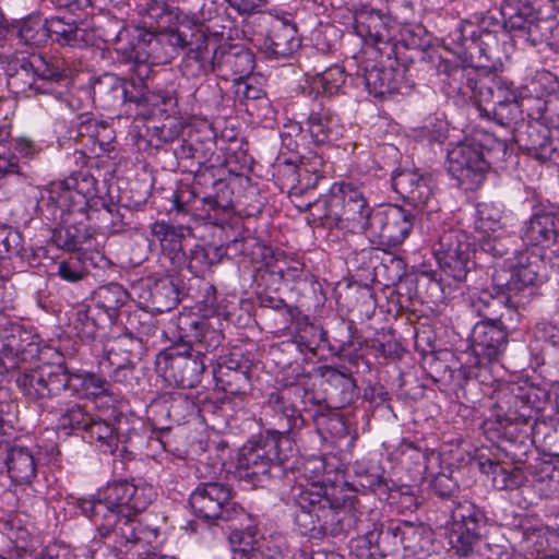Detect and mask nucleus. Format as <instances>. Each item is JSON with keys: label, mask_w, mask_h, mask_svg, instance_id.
<instances>
[{"label": "nucleus", "mask_w": 559, "mask_h": 559, "mask_svg": "<svg viewBox=\"0 0 559 559\" xmlns=\"http://www.w3.org/2000/svg\"><path fill=\"white\" fill-rule=\"evenodd\" d=\"M294 524L304 536L322 539L355 531L353 559H401L400 522H376L374 513L362 518L354 497H338L334 488L312 485L293 497Z\"/></svg>", "instance_id": "obj_1"}, {"label": "nucleus", "mask_w": 559, "mask_h": 559, "mask_svg": "<svg viewBox=\"0 0 559 559\" xmlns=\"http://www.w3.org/2000/svg\"><path fill=\"white\" fill-rule=\"evenodd\" d=\"M118 32L112 35L117 41V53L122 61L133 63L139 76L147 74L148 67L170 62L187 44L192 23H181L174 29L148 31L145 26L127 27L123 21H114Z\"/></svg>", "instance_id": "obj_2"}, {"label": "nucleus", "mask_w": 559, "mask_h": 559, "mask_svg": "<svg viewBox=\"0 0 559 559\" xmlns=\"http://www.w3.org/2000/svg\"><path fill=\"white\" fill-rule=\"evenodd\" d=\"M512 150L487 131L475 132L448 152V171L464 190H475L490 168L502 169Z\"/></svg>", "instance_id": "obj_3"}, {"label": "nucleus", "mask_w": 559, "mask_h": 559, "mask_svg": "<svg viewBox=\"0 0 559 559\" xmlns=\"http://www.w3.org/2000/svg\"><path fill=\"white\" fill-rule=\"evenodd\" d=\"M502 38H506L504 12L493 9L456 22L443 41L454 52L468 56L477 67L496 69Z\"/></svg>", "instance_id": "obj_4"}, {"label": "nucleus", "mask_w": 559, "mask_h": 559, "mask_svg": "<svg viewBox=\"0 0 559 559\" xmlns=\"http://www.w3.org/2000/svg\"><path fill=\"white\" fill-rule=\"evenodd\" d=\"M155 491L152 485L121 479L107 485L96 499L82 500L80 509L94 525L111 527L118 514L129 516L144 511L153 501Z\"/></svg>", "instance_id": "obj_5"}, {"label": "nucleus", "mask_w": 559, "mask_h": 559, "mask_svg": "<svg viewBox=\"0 0 559 559\" xmlns=\"http://www.w3.org/2000/svg\"><path fill=\"white\" fill-rule=\"evenodd\" d=\"M48 195L39 206L40 215L47 221H57L58 213L70 212L84 215L88 209L100 202L98 180L88 169L72 171L63 180L50 183Z\"/></svg>", "instance_id": "obj_6"}, {"label": "nucleus", "mask_w": 559, "mask_h": 559, "mask_svg": "<svg viewBox=\"0 0 559 559\" xmlns=\"http://www.w3.org/2000/svg\"><path fill=\"white\" fill-rule=\"evenodd\" d=\"M307 390L295 383H286L267 393L261 409V424L266 435L280 440L294 438L306 427L302 415L304 397Z\"/></svg>", "instance_id": "obj_7"}, {"label": "nucleus", "mask_w": 559, "mask_h": 559, "mask_svg": "<svg viewBox=\"0 0 559 559\" xmlns=\"http://www.w3.org/2000/svg\"><path fill=\"white\" fill-rule=\"evenodd\" d=\"M234 490L228 484L218 481L200 483L189 498V504L195 516L218 524L229 523L230 530L252 521L240 504L234 501Z\"/></svg>", "instance_id": "obj_8"}, {"label": "nucleus", "mask_w": 559, "mask_h": 559, "mask_svg": "<svg viewBox=\"0 0 559 559\" xmlns=\"http://www.w3.org/2000/svg\"><path fill=\"white\" fill-rule=\"evenodd\" d=\"M547 277L548 266L543 255L534 251H526L521 254L516 265L510 270H496L492 274L495 293L504 297V300H497V302L515 308L522 302L519 298L521 292L543 283Z\"/></svg>", "instance_id": "obj_9"}, {"label": "nucleus", "mask_w": 559, "mask_h": 559, "mask_svg": "<svg viewBox=\"0 0 559 559\" xmlns=\"http://www.w3.org/2000/svg\"><path fill=\"white\" fill-rule=\"evenodd\" d=\"M498 417L507 424L531 426L548 400V392L530 383H507L496 391Z\"/></svg>", "instance_id": "obj_10"}, {"label": "nucleus", "mask_w": 559, "mask_h": 559, "mask_svg": "<svg viewBox=\"0 0 559 559\" xmlns=\"http://www.w3.org/2000/svg\"><path fill=\"white\" fill-rule=\"evenodd\" d=\"M449 540L455 554L468 557L486 534L488 518L485 511L467 499L452 502L447 510Z\"/></svg>", "instance_id": "obj_11"}, {"label": "nucleus", "mask_w": 559, "mask_h": 559, "mask_svg": "<svg viewBox=\"0 0 559 559\" xmlns=\"http://www.w3.org/2000/svg\"><path fill=\"white\" fill-rule=\"evenodd\" d=\"M278 442L269 435L253 437L240 449L238 473L255 487H265L273 472H281Z\"/></svg>", "instance_id": "obj_12"}, {"label": "nucleus", "mask_w": 559, "mask_h": 559, "mask_svg": "<svg viewBox=\"0 0 559 559\" xmlns=\"http://www.w3.org/2000/svg\"><path fill=\"white\" fill-rule=\"evenodd\" d=\"M206 362L190 347L180 343L160 350L155 358V370L173 386L191 389L197 386L205 371Z\"/></svg>", "instance_id": "obj_13"}, {"label": "nucleus", "mask_w": 559, "mask_h": 559, "mask_svg": "<svg viewBox=\"0 0 559 559\" xmlns=\"http://www.w3.org/2000/svg\"><path fill=\"white\" fill-rule=\"evenodd\" d=\"M173 343H180L206 359V354L214 353L224 342V334L218 318H200L193 313H180L175 321Z\"/></svg>", "instance_id": "obj_14"}, {"label": "nucleus", "mask_w": 559, "mask_h": 559, "mask_svg": "<svg viewBox=\"0 0 559 559\" xmlns=\"http://www.w3.org/2000/svg\"><path fill=\"white\" fill-rule=\"evenodd\" d=\"M432 252L443 274L457 283L467 282L475 271L474 250L468 235L462 229L449 231L433 245Z\"/></svg>", "instance_id": "obj_15"}, {"label": "nucleus", "mask_w": 559, "mask_h": 559, "mask_svg": "<svg viewBox=\"0 0 559 559\" xmlns=\"http://www.w3.org/2000/svg\"><path fill=\"white\" fill-rule=\"evenodd\" d=\"M415 218L414 212L400 205L378 206L364 233L378 245L397 247L415 227Z\"/></svg>", "instance_id": "obj_16"}, {"label": "nucleus", "mask_w": 559, "mask_h": 559, "mask_svg": "<svg viewBox=\"0 0 559 559\" xmlns=\"http://www.w3.org/2000/svg\"><path fill=\"white\" fill-rule=\"evenodd\" d=\"M212 5L203 0H181V7H173L165 1L152 0L143 16V25L148 31H166L181 23H198L212 19Z\"/></svg>", "instance_id": "obj_17"}, {"label": "nucleus", "mask_w": 559, "mask_h": 559, "mask_svg": "<svg viewBox=\"0 0 559 559\" xmlns=\"http://www.w3.org/2000/svg\"><path fill=\"white\" fill-rule=\"evenodd\" d=\"M233 559H280L286 549V540L281 534L260 536L251 522L236 524L229 534Z\"/></svg>", "instance_id": "obj_18"}, {"label": "nucleus", "mask_w": 559, "mask_h": 559, "mask_svg": "<svg viewBox=\"0 0 559 559\" xmlns=\"http://www.w3.org/2000/svg\"><path fill=\"white\" fill-rule=\"evenodd\" d=\"M277 166L284 176L293 177L294 185L289 195L293 199L300 198L316 189L318 182L325 178L328 165L321 154L308 151L304 155H295L286 158L284 153L277 157Z\"/></svg>", "instance_id": "obj_19"}, {"label": "nucleus", "mask_w": 559, "mask_h": 559, "mask_svg": "<svg viewBox=\"0 0 559 559\" xmlns=\"http://www.w3.org/2000/svg\"><path fill=\"white\" fill-rule=\"evenodd\" d=\"M63 362H46L21 372L15 382L28 401L44 406L63 391Z\"/></svg>", "instance_id": "obj_20"}, {"label": "nucleus", "mask_w": 559, "mask_h": 559, "mask_svg": "<svg viewBox=\"0 0 559 559\" xmlns=\"http://www.w3.org/2000/svg\"><path fill=\"white\" fill-rule=\"evenodd\" d=\"M330 213L338 227L353 223L354 227L367 228L374 209L368 205L362 191L350 182H336L330 188Z\"/></svg>", "instance_id": "obj_21"}, {"label": "nucleus", "mask_w": 559, "mask_h": 559, "mask_svg": "<svg viewBox=\"0 0 559 559\" xmlns=\"http://www.w3.org/2000/svg\"><path fill=\"white\" fill-rule=\"evenodd\" d=\"M509 344L508 329L502 318H487L478 321L471 333V348L478 365L498 362Z\"/></svg>", "instance_id": "obj_22"}, {"label": "nucleus", "mask_w": 559, "mask_h": 559, "mask_svg": "<svg viewBox=\"0 0 559 559\" xmlns=\"http://www.w3.org/2000/svg\"><path fill=\"white\" fill-rule=\"evenodd\" d=\"M39 451L27 447L20 439L8 437L0 442V462L16 485H31L37 477Z\"/></svg>", "instance_id": "obj_23"}, {"label": "nucleus", "mask_w": 559, "mask_h": 559, "mask_svg": "<svg viewBox=\"0 0 559 559\" xmlns=\"http://www.w3.org/2000/svg\"><path fill=\"white\" fill-rule=\"evenodd\" d=\"M392 19L379 10L362 8L354 15V32L366 45L376 48L380 53L389 50L394 55L400 53L393 39Z\"/></svg>", "instance_id": "obj_24"}, {"label": "nucleus", "mask_w": 559, "mask_h": 559, "mask_svg": "<svg viewBox=\"0 0 559 559\" xmlns=\"http://www.w3.org/2000/svg\"><path fill=\"white\" fill-rule=\"evenodd\" d=\"M522 240L530 246L548 248L559 243V205L538 203L521 228Z\"/></svg>", "instance_id": "obj_25"}, {"label": "nucleus", "mask_w": 559, "mask_h": 559, "mask_svg": "<svg viewBox=\"0 0 559 559\" xmlns=\"http://www.w3.org/2000/svg\"><path fill=\"white\" fill-rule=\"evenodd\" d=\"M393 52H386L388 64L368 63L359 69V76L362 80L366 88L370 94L376 97H382L386 94L400 93L402 90V79L404 72L408 67V60L401 58L399 53L395 55L394 60H391Z\"/></svg>", "instance_id": "obj_26"}, {"label": "nucleus", "mask_w": 559, "mask_h": 559, "mask_svg": "<svg viewBox=\"0 0 559 559\" xmlns=\"http://www.w3.org/2000/svg\"><path fill=\"white\" fill-rule=\"evenodd\" d=\"M190 38L182 45L186 51L180 70L187 78H200L216 71V49L209 48V37L198 23H192L188 32Z\"/></svg>", "instance_id": "obj_27"}, {"label": "nucleus", "mask_w": 559, "mask_h": 559, "mask_svg": "<svg viewBox=\"0 0 559 559\" xmlns=\"http://www.w3.org/2000/svg\"><path fill=\"white\" fill-rule=\"evenodd\" d=\"M516 141L534 159L557 168L559 176V142L551 139V130L538 121L522 123Z\"/></svg>", "instance_id": "obj_28"}, {"label": "nucleus", "mask_w": 559, "mask_h": 559, "mask_svg": "<svg viewBox=\"0 0 559 559\" xmlns=\"http://www.w3.org/2000/svg\"><path fill=\"white\" fill-rule=\"evenodd\" d=\"M227 250H234L236 254L245 253V237L236 236L224 245L195 243L187 253L182 263L194 276L203 277L212 267L219 264L227 255Z\"/></svg>", "instance_id": "obj_29"}, {"label": "nucleus", "mask_w": 559, "mask_h": 559, "mask_svg": "<svg viewBox=\"0 0 559 559\" xmlns=\"http://www.w3.org/2000/svg\"><path fill=\"white\" fill-rule=\"evenodd\" d=\"M251 365L241 355L221 357L213 369L216 386L230 395L246 393L250 386Z\"/></svg>", "instance_id": "obj_30"}, {"label": "nucleus", "mask_w": 559, "mask_h": 559, "mask_svg": "<svg viewBox=\"0 0 559 559\" xmlns=\"http://www.w3.org/2000/svg\"><path fill=\"white\" fill-rule=\"evenodd\" d=\"M392 189L414 209L433 203L432 180L414 169H395L391 176Z\"/></svg>", "instance_id": "obj_31"}, {"label": "nucleus", "mask_w": 559, "mask_h": 559, "mask_svg": "<svg viewBox=\"0 0 559 559\" xmlns=\"http://www.w3.org/2000/svg\"><path fill=\"white\" fill-rule=\"evenodd\" d=\"M60 223L52 229L51 242L61 250L68 252H86L83 246L92 239V231L84 223L85 218L79 216L78 213L61 211L58 213L57 219Z\"/></svg>", "instance_id": "obj_32"}, {"label": "nucleus", "mask_w": 559, "mask_h": 559, "mask_svg": "<svg viewBox=\"0 0 559 559\" xmlns=\"http://www.w3.org/2000/svg\"><path fill=\"white\" fill-rule=\"evenodd\" d=\"M317 373L329 385L326 392L334 408L346 407L357 400L359 391L356 380L345 366H319Z\"/></svg>", "instance_id": "obj_33"}, {"label": "nucleus", "mask_w": 559, "mask_h": 559, "mask_svg": "<svg viewBox=\"0 0 559 559\" xmlns=\"http://www.w3.org/2000/svg\"><path fill=\"white\" fill-rule=\"evenodd\" d=\"M139 289V300L157 313L173 310L180 301L179 289L170 276L147 277L140 283Z\"/></svg>", "instance_id": "obj_34"}, {"label": "nucleus", "mask_w": 559, "mask_h": 559, "mask_svg": "<svg viewBox=\"0 0 559 559\" xmlns=\"http://www.w3.org/2000/svg\"><path fill=\"white\" fill-rule=\"evenodd\" d=\"M414 211L416 216L415 226L424 240L429 242L431 247L439 243L449 231L457 230L452 226L449 214L442 212L439 207L436 197H433V203L421 204Z\"/></svg>", "instance_id": "obj_35"}, {"label": "nucleus", "mask_w": 559, "mask_h": 559, "mask_svg": "<svg viewBox=\"0 0 559 559\" xmlns=\"http://www.w3.org/2000/svg\"><path fill=\"white\" fill-rule=\"evenodd\" d=\"M401 559H426L436 551L435 533L425 524L400 522Z\"/></svg>", "instance_id": "obj_36"}, {"label": "nucleus", "mask_w": 559, "mask_h": 559, "mask_svg": "<svg viewBox=\"0 0 559 559\" xmlns=\"http://www.w3.org/2000/svg\"><path fill=\"white\" fill-rule=\"evenodd\" d=\"M300 47V39L297 35L296 25L276 20L269 29L263 43L262 51L267 58H287Z\"/></svg>", "instance_id": "obj_37"}, {"label": "nucleus", "mask_w": 559, "mask_h": 559, "mask_svg": "<svg viewBox=\"0 0 559 559\" xmlns=\"http://www.w3.org/2000/svg\"><path fill=\"white\" fill-rule=\"evenodd\" d=\"M254 55L239 45L219 46L216 49V68L221 76L235 75V82L250 75L254 69Z\"/></svg>", "instance_id": "obj_38"}, {"label": "nucleus", "mask_w": 559, "mask_h": 559, "mask_svg": "<svg viewBox=\"0 0 559 559\" xmlns=\"http://www.w3.org/2000/svg\"><path fill=\"white\" fill-rule=\"evenodd\" d=\"M515 95L512 84L493 74L492 70H488L483 76L474 103L479 116H483L490 112L491 108H497L509 99L513 100Z\"/></svg>", "instance_id": "obj_39"}, {"label": "nucleus", "mask_w": 559, "mask_h": 559, "mask_svg": "<svg viewBox=\"0 0 559 559\" xmlns=\"http://www.w3.org/2000/svg\"><path fill=\"white\" fill-rule=\"evenodd\" d=\"M305 126L316 144H330L337 141L344 129L335 111L323 105L311 110Z\"/></svg>", "instance_id": "obj_40"}, {"label": "nucleus", "mask_w": 559, "mask_h": 559, "mask_svg": "<svg viewBox=\"0 0 559 559\" xmlns=\"http://www.w3.org/2000/svg\"><path fill=\"white\" fill-rule=\"evenodd\" d=\"M353 472V488L362 493L372 492L381 498L394 488V480L385 477L384 469L372 461H356Z\"/></svg>", "instance_id": "obj_41"}, {"label": "nucleus", "mask_w": 559, "mask_h": 559, "mask_svg": "<svg viewBox=\"0 0 559 559\" xmlns=\"http://www.w3.org/2000/svg\"><path fill=\"white\" fill-rule=\"evenodd\" d=\"M63 391L79 399H96L109 394L110 383L103 377L84 370H71L64 365Z\"/></svg>", "instance_id": "obj_42"}, {"label": "nucleus", "mask_w": 559, "mask_h": 559, "mask_svg": "<svg viewBox=\"0 0 559 559\" xmlns=\"http://www.w3.org/2000/svg\"><path fill=\"white\" fill-rule=\"evenodd\" d=\"M468 66H455L450 69L444 80L449 95H461L474 102L477 91L479 90L483 76L489 69L477 67L472 59Z\"/></svg>", "instance_id": "obj_43"}, {"label": "nucleus", "mask_w": 559, "mask_h": 559, "mask_svg": "<svg viewBox=\"0 0 559 559\" xmlns=\"http://www.w3.org/2000/svg\"><path fill=\"white\" fill-rule=\"evenodd\" d=\"M93 100L104 110L121 111L126 107V80L112 73H104L92 85Z\"/></svg>", "instance_id": "obj_44"}, {"label": "nucleus", "mask_w": 559, "mask_h": 559, "mask_svg": "<svg viewBox=\"0 0 559 559\" xmlns=\"http://www.w3.org/2000/svg\"><path fill=\"white\" fill-rule=\"evenodd\" d=\"M151 233L159 242L164 257L169 259L175 269L182 270L186 259L182 227H176L165 221H157L151 225Z\"/></svg>", "instance_id": "obj_45"}, {"label": "nucleus", "mask_w": 559, "mask_h": 559, "mask_svg": "<svg viewBox=\"0 0 559 559\" xmlns=\"http://www.w3.org/2000/svg\"><path fill=\"white\" fill-rule=\"evenodd\" d=\"M129 293L118 283H110L99 286L92 294L93 306L100 312V314L114 324L120 317L121 308L129 300Z\"/></svg>", "instance_id": "obj_46"}, {"label": "nucleus", "mask_w": 559, "mask_h": 559, "mask_svg": "<svg viewBox=\"0 0 559 559\" xmlns=\"http://www.w3.org/2000/svg\"><path fill=\"white\" fill-rule=\"evenodd\" d=\"M107 262L98 251L75 253L58 263L57 275L68 283H79L87 277L91 267H104Z\"/></svg>", "instance_id": "obj_47"}, {"label": "nucleus", "mask_w": 559, "mask_h": 559, "mask_svg": "<svg viewBox=\"0 0 559 559\" xmlns=\"http://www.w3.org/2000/svg\"><path fill=\"white\" fill-rule=\"evenodd\" d=\"M80 217L94 224L95 229L102 234L116 235L127 230L128 224L124 222V213L121 207L114 203H106L103 199L98 205H94Z\"/></svg>", "instance_id": "obj_48"}, {"label": "nucleus", "mask_w": 559, "mask_h": 559, "mask_svg": "<svg viewBox=\"0 0 559 559\" xmlns=\"http://www.w3.org/2000/svg\"><path fill=\"white\" fill-rule=\"evenodd\" d=\"M306 280L305 264L298 260L267 263L261 274V281L265 283V288L274 292L280 289L282 283H299Z\"/></svg>", "instance_id": "obj_49"}, {"label": "nucleus", "mask_w": 559, "mask_h": 559, "mask_svg": "<svg viewBox=\"0 0 559 559\" xmlns=\"http://www.w3.org/2000/svg\"><path fill=\"white\" fill-rule=\"evenodd\" d=\"M48 20L39 13H33L20 20H12L11 37H16L25 45L39 46L48 39Z\"/></svg>", "instance_id": "obj_50"}, {"label": "nucleus", "mask_w": 559, "mask_h": 559, "mask_svg": "<svg viewBox=\"0 0 559 559\" xmlns=\"http://www.w3.org/2000/svg\"><path fill=\"white\" fill-rule=\"evenodd\" d=\"M35 73L38 76L39 86L43 88V94H51L58 97L53 85L68 80L67 69L61 59L46 58L38 56L32 59Z\"/></svg>", "instance_id": "obj_51"}, {"label": "nucleus", "mask_w": 559, "mask_h": 559, "mask_svg": "<svg viewBox=\"0 0 559 559\" xmlns=\"http://www.w3.org/2000/svg\"><path fill=\"white\" fill-rule=\"evenodd\" d=\"M28 525L19 514L11 515L4 523V533L14 546L13 556L33 559L35 546Z\"/></svg>", "instance_id": "obj_52"}, {"label": "nucleus", "mask_w": 559, "mask_h": 559, "mask_svg": "<svg viewBox=\"0 0 559 559\" xmlns=\"http://www.w3.org/2000/svg\"><path fill=\"white\" fill-rule=\"evenodd\" d=\"M86 31L73 20L52 16L48 20V38L60 46L82 47L86 44Z\"/></svg>", "instance_id": "obj_53"}, {"label": "nucleus", "mask_w": 559, "mask_h": 559, "mask_svg": "<svg viewBox=\"0 0 559 559\" xmlns=\"http://www.w3.org/2000/svg\"><path fill=\"white\" fill-rule=\"evenodd\" d=\"M136 514L129 516L118 514V519L111 527L103 528L100 525H95L99 536L104 539H110L115 545L123 546L129 543H138L140 537V523L135 520Z\"/></svg>", "instance_id": "obj_54"}, {"label": "nucleus", "mask_w": 559, "mask_h": 559, "mask_svg": "<svg viewBox=\"0 0 559 559\" xmlns=\"http://www.w3.org/2000/svg\"><path fill=\"white\" fill-rule=\"evenodd\" d=\"M120 436L122 432L115 433V428L108 421L94 416L82 435L83 439L95 444L102 452L110 454L118 450Z\"/></svg>", "instance_id": "obj_55"}, {"label": "nucleus", "mask_w": 559, "mask_h": 559, "mask_svg": "<svg viewBox=\"0 0 559 559\" xmlns=\"http://www.w3.org/2000/svg\"><path fill=\"white\" fill-rule=\"evenodd\" d=\"M108 321L94 306L78 305L72 312V325L82 340H94L97 331Z\"/></svg>", "instance_id": "obj_56"}, {"label": "nucleus", "mask_w": 559, "mask_h": 559, "mask_svg": "<svg viewBox=\"0 0 559 559\" xmlns=\"http://www.w3.org/2000/svg\"><path fill=\"white\" fill-rule=\"evenodd\" d=\"M8 86L12 93L25 97L43 94L32 60H22L14 72L9 74Z\"/></svg>", "instance_id": "obj_57"}, {"label": "nucleus", "mask_w": 559, "mask_h": 559, "mask_svg": "<svg viewBox=\"0 0 559 559\" xmlns=\"http://www.w3.org/2000/svg\"><path fill=\"white\" fill-rule=\"evenodd\" d=\"M313 423L324 438L342 439L348 436L349 426L346 419L328 406H319L312 415Z\"/></svg>", "instance_id": "obj_58"}, {"label": "nucleus", "mask_w": 559, "mask_h": 559, "mask_svg": "<svg viewBox=\"0 0 559 559\" xmlns=\"http://www.w3.org/2000/svg\"><path fill=\"white\" fill-rule=\"evenodd\" d=\"M123 329L129 335L146 343L157 332V320L151 311L143 308L135 309L127 313Z\"/></svg>", "instance_id": "obj_59"}, {"label": "nucleus", "mask_w": 559, "mask_h": 559, "mask_svg": "<svg viewBox=\"0 0 559 559\" xmlns=\"http://www.w3.org/2000/svg\"><path fill=\"white\" fill-rule=\"evenodd\" d=\"M214 193H207L203 197H199L195 191H189L190 197L199 201L203 206H206L209 211H223L229 212L233 204V191L229 186L223 180H216L213 183Z\"/></svg>", "instance_id": "obj_60"}, {"label": "nucleus", "mask_w": 559, "mask_h": 559, "mask_svg": "<svg viewBox=\"0 0 559 559\" xmlns=\"http://www.w3.org/2000/svg\"><path fill=\"white\" fill-rule=\"evenodd\" d=\"M11 122L4 118L0 126V174H19V158L12 151Z\"/></svg>", "instance_id": "obj_61"}, {"label": "nucleus", "mask_w": 559, "mask_h": 559, "mask_svg": "<svg viewBox=\"0 0 559 559\" xmlns=\"http://www.w3.org/2000/svg\"><path fill=\"white\" fill-rule=\"evenodd\" d=\"M144 343L138 340L133 335H129L128 332L124 331L123 334H119L110 342L108 348L106 349V358L111 359V357L132 360L136 357L141 349L143 348Z\"/></svg>", "instance_id": "obj_62"}, {"label": "nucleus", "mask_w": 559, "mask_h": 559, "mask_svg": "<svg viewBox=\"0 0 559 559\" xmlns=\"http://www.w3.org/2000/svg\"><path fill=\"white\" fill-rule=\"evenodd\" d=\"M100 367L107 371L110 380L115 383L132 386L138 381L134 373V362L127 358H105V360L100 362Z\"/></svg>", "instance_id": "obj_63"}, {"label": "nucleus", "mask_w": 559, "mask_h": 559, "mask_svg": "<svg viewBox=\"0 0 559 559\" xmlns=\"http://www.w3.org/2000/svg\"><path fill=\"white\" fill-rule=\"evenodd\" d=\"M534 479L542 496L559 498V466L550 462L543 463L536 471Z\"/></svg>", "instance_id": "obj_64"}]
</instances>
